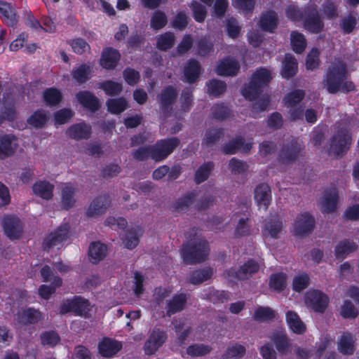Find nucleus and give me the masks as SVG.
I'll return each instance as SVG.
<instances>
[{"instance_id":"obj_20","label":"nucleus","mask_w":359,"mask_h":359,"mask_svg":"<svg viewBox=\"0 0 359 359\" xmlns=\"http://www.w3.org/2000/svg\"><path fill=\"white\" fill-rule=\"evenodd\" d=\"M302 148V143L298 139L292 140L283 148L280 154L281 161L289 163L294 161L298 156Z\"/></svg>"},{"instance_id":"obj_52","label":"nucleus","mask_w":359,"mask_h":359,"mask_svg":"<svg viewBox=\"0 0 359 359\" xmlns=\"http://www.w3.org/2000/svg\"><path fill=\"white\" fill-rule=\"evenodd\" d=\"M48 118V116L44 111L38 110L28 118V123L36 128H41L46 123Z\"/></svg>"},{"instance_id":"obj_54","label":"nucleus","mask_w":359,"mask_h":359,"mask_svg":"<svg viewBox=\"0 0 359 359\" xmlns=\"http://www.w3.org/2000/svg\"><path fill=\"white\" fill-rule=\"evenodd\" d=\"M212 168L213 164L210 162L202 165L196 172L195 180L196 183L199 184L206 180L208 178Z\"/></svg>"},{"instance_id":"obj_51","label":"nucleus","mask_w":359,"mask_h":359,"mask_svg":"<svg viewBox=\"0 0 359 359\" xmlns=\"http://www.w3.org/2000/svg\"><path fill=\"white\" fill-rule=\"evenodd\" d=\"M175 39V37L173 33L165 32L158 38L157 47L161 50H165L173 46Z\"/></svg>"},{"instance_id":"obj_39","label":"nucleus","mask_w":359,"mask_h":359,"mask_svg":"<svg viewBox=\"0 0 359 359\" xmlns=\"http://www.w3.org/2000/svg\"><path fill=\"white\" fill-rule=\"evenodd\" d=\"M184 72L187 81L194 83L196 81L201 72V66L196 60H191L184 67Z\"/></svg>"},{"instance_id":"obj_8","label":"nucleus","mask_w":359,"mask_h":359,"mask_svg":"<svg viewBox=\"0 0 359 359\" xmlns=\"http://www.w3.org/2000/svg\"><path fill=\"white\" fill-rule=\"evenodd\" d=\"M314 223V219L309 213H301L294 219L292 226V231L296 236L306 235L313 230Z\"/></svg>"},{"instance_id":"obj_18","label":"nucleus","mask_w":359,"mask_h":359,"mask_svg":"<svg viewBox=\"0 0 359 359\" xmlns=\"http://www.w3.org/2000/svg\"><path fill=\"white\" fill-rule=\"evenodd\" d=\"M122 348L121 342L109 338L103 339L98 345L99 353L104 358H111Z\"/></svg>"},{"instance_id":"obj_36","label":"nucleus","mask_w":359,"mask_h":359,"mask_svg":"<svg viewBox=\"0 0 359 359\" xmlns=\"http://www.w3.org/2000/svg\"><path fill=\"white\" fill-rule=\"evenodd\" d=\"M278 25V17L275 12L267 11L264 13L259 20L261 28L267 32H272Z\"/></svg>"},{"instance_id":"obj_57","label":"nucleus","mask_w":359,"mask_h":359,"mask_svg":"<svg viewBox=\"0 0 359 359\" xmlns=\"http://www.w3.org/2000/svg\"><path fill=\"white\" fill-rule=\"evenodd\" d=\"M245 348L241 344H233L229 346L225 353L226 358H239L244 355Z\"/></svg>"},{"instance_id":"obj_38","label":"nucleus","mask_w":359,"mask_h":359,"mask_svg":"<svg viewBox=\"0 0 359 359\" xmlns=\"http://www.w3.org/2000/svg\"><path fill=\"white\" fill-rule=\"evenodd\" d=\"M297 69V62L296 59L290 54H286L283 62L281 74L284 78L293 76Z\"/></svg>"},{"instance_id":"obj_21","label":"nucleus","mask_w":359,"mask_h":359,"mask_svg":"<svg viewBox=\"0 0 359 359\" xmlns=\"http://www.w3.org/2000/svg\"><path fill=\"white\" fill-rule=\"evenodd\" d=\"M283 227L282 220L278 217H273L266 221L262 233L266 238H277Z\"/></svg>"},{"instance_id":"obj_55","label":"nucleus","mask_w":359,"mask_h":359,"mask_svg":"<svg viewBox=\"0 0 359 359\" xmlns=\"http://www.w3.org/2000/svg\"><path fill=\"white\" fill-rule=\"evenodd\" d=\"M167 17L160 11H155L151 18V27L154 29H160L167 24Z\"/></svg>"},{"instance_id":"obj_14","label":"nucleus","mask_w":359,"mask_h":359,"mask_svg":"<svg viewBox=\"0 0 359 359\" xmlns=\"http://www.w3.org/2000/svg\"><path fill=\"white\" fill-rule=\"evenodd\" d=\"M61 205L68 210L75 206L77 202V189L73 184H63L60 187Z\"/></svg>"},{"instance_id":"obj_17","label":"nucleus","mask_w":359,"mask_h":359,"mask_svg":"<svg viewBox=\"0 0 359 359\" xmlns=\"http://www.w3.org/2000/svg\"><path fill=\"white\" fill-rule=\"evenodd\" d=\"M144 230L140 226L132 227L127 231L121 238L123 245L127 249H134L140 243V238L143 236Z\"/></svg>"},{"instance_id":"obj_4","label":"nucleus","mask_w":359,"mask_h":359,"mask_svg":"<svg viewBox=\"0 0 359 359\" xmlns=\"http://www.w3.org/2000/svg\"><path fill=\"white\" fill-rule=\"evenodd\" d=\"M180 143L177 138L173 137L158 142L151 147H141L134 153L137 160H144L150 156L155 161H161L166 158Z\"/></svg>"},{"instance_id":"obj_64","label":"nucleus","mask_w":359,"mask_h":359,"mask_svg":"<svg viewBox=\"0 0 359 359\" xmlns=\"http://www.w3.org/2000/svg\"><path fill=\"white\" fill-rule=\"evenodd\" d=\"M73 116V112L68 109L59 110L55 114V121L57 124H64Z\"/></svg>"},{"instance_id":"obj_63","label":"nucleus","mask_w":359,"mask_h":359,"mask_svg":"<svg viewBox=\"0 0 359 359\" xmlns=\"http://www.w3.org/2000/svg\"><path fill=\"white\" fill-rule=\"evenodd\" d=\"M123 76L126 83L130 86L135 85L140 80L139 72L133 69H126L123 73Z\"/></svg>"},{"instance_id":"obj_19","label":"nucleus","mask_w":359,"mask_h":359,"mask_svg":"<svg viewBox=\"0 0 359 359\" xmlns=\"http://www.w3.org/2000/svg\"><path fill=\"white\" fill-rule=\"evenodd\" d=\"M18 148L17 139L11 135L0 137V159L13 155Z\"/></svg>"},{"instance_id":"obj_41","label":"nucleus","mask_w":359,"mask_h":359,"mask_svg":"<svg viewBox=\"0 0 359 359\" xmlns=\"http://www.w3.org/2000/svg\"><path fill=\"white\" fill-rule=\"evenodd\" d=\"M0 12L8 25L12 26L17 22L15 11L10 4L0 1Z\"/></svg>"},{"instance_id":"obj_23","label":"nucleus","mask_w":359,"mask_h":359,"mask_svg":"<svg viewBox=\"0 0 359 359\" xmlns=\"http://www.w3.org/2000/svg\"><path fill=\"white\" fill-rule=\"evenodd\" d=\"M176 97L177 92L172 86H169L162 90L158 96V100L163 113L168 114L170 112L171 110L170 106L175 100Z\"/></svg>"},{"instance_id":"obj_5","label":"nucleus","mask_w":359,"mask_h":359,"mask_svg":"<svg viewBox=\"0 0 359 359\" xmlns=\"http://www.w3.org/2000/svg\"><path fill=\"white\" fill-rule=\"evenodd\" d=\"M351 144V136L345 129L338 130L332 137L330 142L329 154L339 156L344 155Z\"/></svg>"},{"instance_id":"obj_48","label":"nucleus","mask_w":359,"mask_h":359,"mask_svg":"<svg viewBox=\"0 0 359 359\" xmlns=\"http://www.w3.org/2000/svg\"><path fill=\"white\" fill-rule=\"evenodd\" d=\"M213 274V270L211 268H206L202 270L193 272L189 277V281L192 284H199L209 279Z\"/></svg>"},{"instance_id":"obj_42","label":"nucleus","mask_w":359,"mask_h":359,"mask_svg":"<svg viewBox=\"0 0 359 359\" xmlns=\"http://www.w3.org/2000/svg\"><path fill=\"white\" fill-rule=\"evenodd\" d=\"M313 12L315 14L313 15H309L306 19L304 27L311 32L318 33L322 30L323 24L317 13L316 8L313 9Z\"/></svg>"},{"instance_id":"obj_12","label":"nucleus","mask_w":359,"mask_h":359,"mask_svg":"<svg viewBox=\"0 0 359 359\" xmlns=\"http://www.w3.org/2000/svg\"><path fill=\"white\" fill-rule=\"evenodd\" d=\"M339 196L335 187L326 189L319 198L318 206L323 212H332L337 209Z\"/></svg>"},{"instance_id":"obj_24","label":"nucleus","mask_w":359,"mask_h":359,"mask_svg":"<svg viewBox=\"0 0 359 359\" xmlns=\"http://www.w3.org/2000/svg\"><path fill=\"white\" fill-rule=\"evenodd\" d=\"M355 338L349 332L343 333L337 341V349L344 355H352L355 351Z\"/></svg>"},{"instance_id":"obj_32","label":"nucleus","mask_w":359,"mask_h":359,"mask_svg":"<svg viewBox=\"0 0 359 359\" xmlns=\"http://www.w3.org/2000/svg\"><path fill=\"white\" fill-rule=\"evenodd\" d=\"M93 69V66L90 63L80 65L72 70V77L78 83H84L90 79Z\"/></svg>"},{"instance_id":"obj_10","label":"nucleus","mask_w":359,"mask_h":359,"mask_svg":"<svg viewBox=\"0 0 359 359\" xmlns=\"http://www.w3.org/2000/svg\"><path fill=\"white\" fill-rule=\"evenodd\" d=\"M69 226L67 224L60 225L57 229L48 234L44 239L43 246L45 249L60 247L69 237Z\"/></svg>"},{"instance_id":"obj_61","label":"nucleus","mask_w":359,"mask_h":359,"mask_svg":"<svg viewBox=\"0 0 359 359\" xmlns=\"http://www.w3.org/2000/svg\"><path fill=\"white\" fill-rule=\"evenodd\" d=\"M41 338L43 345L50 346H55L60 340V337L55 332H44L41 334Z\"/></svg>"},{"instance_id":"obj_50","label":"nucleus","mask_w":359,"mask_h":359,"mask_svg":"<svg viewBox=\"0 0 359 359\" xmlns=\"http://www.w3.org/2000/svg\"><path fill=\"white\" fill-rule=\"evenodd\" d=\"M207 87L208 93L213 97H217L220 95L226 90V88L224 82L216 79L210 81L207 84Z\"/></svg>"},{"instance_id":"obj_9","label":"nucleus","mask_w":359,"mask_h":359,"mask_svg":"<svg viewBox=\"0 0 359 359\" xmlns=\"http://www.w3.org/2000/svg\"><path fill=\"white\" fill-rule=\"evenodd\" d=\"M4 233L10 239L18 238L22 233V224L20 219L13 215H4L1 218Z\"/></svg>"},{"instance_id":"obj_11","label":"nucleus","mask_w":359,"mask_h":359,"mask_svg":"<svg viewBox=\"0 0 359 359\" xmlns=\"http://www.w3.org/2000/svg\"><path fill=\"white\" fill-rule=\"evenodd\" d=\"M90 311V305L89 302L81 297H76L70 302H65L60 309L62 313L73 311L76 315L85 318L88 316Z\"/></svg>"},{"instance_id":"obj_33","label":"nucleus","mask_w":359,"mask_h":359,"mask_svg":"<svg viewBox=\"0 0 359 359\" xmlns=\"http://www.w3.org/2000/svg\"><path fill=\"white\" fill-rule=\"evenodd\" d=\"M286 321L290 329L296 334H302L306 330L304 323L300 319L299 315L292 311L286 313Z\"/></svg>"},{"instance_id":"obj_13","label":"nucleus","mask_w":359,"mask_h":359,"mask_svg":"<svg viewBox=\"0 0 359 359\" xmlns=\"http://www.w3.org/2000/svg\"><path fill=\"white\" fill-rule=\"evenodd\" d=\"M305 302L315 311L323 312L327 306L328 298L319 291H310L306 294Z\"/></svg>"},{"instance_id":"obj_6","label":"nucleus","mask_w":359,"mask_h":359,"mask_svg":"<svg viewBox=\"0 0 359 359\" xmlns=\"http://www.w3.org/2000/svg\"><path fill=\"white\" fill-rule=\"evenodd\" d=\"M304 97V93L302 90H296L287 93L283 98L284 104L289 109L290 118L292 120L302 118V109L299 104Z\"/></svg>"},{"instance_id":"obj_15","label":"nucleus","mask_w":359,"mask_h":359,"mask_svg":"<svg viewBox=\"0 0 359 359\" xmlns=\"http://www.w3.org/2000/svg\"><path fill=\"white\" fill-rule=\"evenodd\" d=\"M166 334L158 329L154 330L149 334L144 344L147 354L154 353L165 341Z\"/></svg>"},{"instance_id":"obj_58","label":"nucleus","mask_w":359,"mask_h":359,"mask_svg":"<svg viewBox=\"0 0 359 359\" xmlns=\"http://www.w3.org/2000/svg\"><path fill=\"white\" fill-rule=\"evenodd\" d=\"M309 278L307 274H299L294 278L292 287L297 292H300L308 287Z\"/></svg>"},{"instance_id":"obj_44","label":"nucleus","mask_w":359,"mask_h":359,"mask_svg":"<svg viewBox=\"0 0 359 359\" xmlns=\"http://www.w3.org/2000/svg\"><path fill=\"white\" fill-rule=\"evenodd\" d=\"M62 279L58 276H55L51 285H42L39 288V296L45 299H48L52 294L55 292L57 287L61 286Z\"/></svg>"},{"instance_id":"obj_27","label":"nucleus","mask_w":359,"mask_h":359,"mask_svg":"<svg viewBox=\"0 0 359 359\" xmlns=\"http://www.w3.org/2000/svg\"><path fill=\"white\" fill-rule=\"evenodd\" d=\"M78 102L85 108L95 111L100 107L99 100L90 92L80 91L76 95Z\"/></svg>"},{"instance_id":"obj_7","label":"nucleus","mask_w":359,"mask_h":359,"mask_svg":"<svg viewBox=\"0 0 359 359\" xmlns=\"http://www.w3.org/2000/svg\"><path fill=\"white\" fill-rule=\"evenodd\" d=\"M259 269V266L256 262L249 260L241 266L238 271L233 269H229L226 273L225 277L231 282L246 280L256 273Z\"/></svg>"},{"instance_id":"obj_25","label":"nucleus","mask_w":359,"mask_h":359,"mask_svg":"<svg viewBox=\"0 0 359 359\" xmlns=\"http://www.w3.org/2000/svg\"><path fill=\"white\" fill-rule=\"evenodd\" d=\"M239 69L238 62L231 58L221 60L217 65L215 72L220 76L236 75Z\"/></svg>"},{"instance_id":"obj_56","label":"nucleus","mask_w":359,"mask_h":359,"mask_svg":"<svg viewBox=\"0 0 359 359\" xmlns=\"http://www.w3.org/2000/svg\"><path fill=\"white\" fill-rule=\"evenodd\" d=\"M190 7L193 11L194 19L199 22L204 21L206 17V8L197 1H193Z\"/></svg>"},{"instance_id":"obj_1","label":"nucleus","mask_w":359,"mask_h":359,"mask_svg":"<svg viewBox=\"0 0 359 359\" xmlns=\"http://www.w3.org/2000/svg\"><path fill=\"white\" fill-rule=\"evenodd\" d=\"M273 76L271 72L265 69H257L252 76L251 81L242 90L243 96L249 100H256L252 105V112L264 111L269 104V97L263 95L259 97L262 89L271 80Z\"/></svg>"},{"instance_id":"obj_45","label":"nucleus","mask_w":359,"mask_h":359,"mask_svg":"<svg viewBox=\"0 0 359 359\" xmlns=\"http://www.w3.org/2000/svg\"><path fill=\"white\" fill-rule=\"evenodd\" d=\"M106 104L108 111L115 114L121 113L128 107V102L123 97L109 99Z\"/></svg>"},{"instance_id":"obj_40","label":"nucleus","mask_w":359,"mask_h":359,"mask_svg":"<svg viewBox=\"0 0 359 359\" xmlns=\"http://www.w3.org/2000/svg\"><path fill=\"white\" fill-rule=\"evenodd\" d=\"M186 302V294H180L175 295L167 304V313L171 315L183 310Z\"/></svg>"},{"instance_id":"obj_16","label":"nucleus","mask_w":359,"mask_h":359,"mask_svg":"<svg viewBox=\"0 0 359 359\" xmlns=\"http://www.w3.org/2000/svg\"><path fill=\"white\" fill-rule=\"evenodd\" d=\"M271 191L266 184H260L255 189V200L259 209L266 210L271 201Z\"/></svg>"},{"instance_id":"obj_60","label":"nucleus","mask_w":359,"mask_h":359,"mask_svg":"<svg viewBox=\"0 0 359 359\" xmlns=\"http://www.w3.org/2000/svg\"><path fill=\"white\" fill-rule=\"evenodd\" d=\"M341 315L345 318H353L357 316L358 311L351 302L345 301L341 308Z\"/></svg>"},{"instance_id":"obj_37","label":"nucleus","mask_w":359,"mask_h":359,"mask_svg":"<svg viewBox=\"0 0 359 359\" xmlns=\"http://www.w3.org/2000/svg\"><path fill=\"white\" fill-rule=\"evenodd\" d=\"M270 338L273 341L278 351L285 354L289 349V341L283 330H279L271 334Z\"/></svg>"},{"instance_id":"obj_30","label":"nucleus","mask_w":359,"mask_h":359,"mask_svg":"<svg viewBox=\"0 0 359 359\" xmlns=\"http://www.w3.org/2000/svg\"><path fill=\"white\" fill-rule=\"evenodd\" d=\"M110 204L108 196H101L95 198L87 210V215L89 217H95L104 212Z\"/></svg>"},{"instance_id":"obj_49","label":"nucleus","mask_w":359,"mask_h":359,"mask_svg":"<svg viewBox=\"0 0 359 359\" xmlns=\"http://www.w3.org/2000/svg\"><path fill=\"white\" fill-rule=\"evenodd\" d=\"M269 285L274 290H283L287 285L286 275L283 273L273 274L270 278Z\"/></svg>"},{"instance_id":"obj_3","label":"nucleus","mask_w":359,"mask_h":359,"mask_svg":"<svg viewBox=\"0 0 359 359\" xmlns=\"http://www.w3.org/2000/svg\"><path fill=\"white\" fill-rule=\"evenodd\" d=\"M208 252V243L197 232L193 238H190L188 243L183 245L181 255L185 263L194 264L203 261L207 257Z\"/></svg>"},{"instance_id":"obj_47","label":"nucleus","mask_w":359,"mask_h":359,"mask_svg":"<svg viewBox=\"0 0 359 359\" xmlns=\"http://www.w3.org/2000/svg\"><path fill=\"white\" fill-rule=\"evenodd\" d=\"M291 45L293 50L297 53L303 52L306 46V39L304 35L297 32L291 33Z\"/></svg>"},{"instance_id":"obj_31","label":"nucleus","mask_w":359,"mask_h":359,"mask_svg":"<svg viewBox=\"0 0 359 359\" xmlns=\"http://www.w3.org/2000/svg\"><path fill=\"white\" fill-rule=\"evenodd\" d=\"M251 146V141L245 142L241 137H236L224 145L223 151L225 154H234L238 151L248 152Z\"/></svg>"},{"instance_id":"obj_2","label":"nucleus","mask_w":359,"mask_h":359,"mask_svg":"<svg viewBox=\"0 0 359 359\" xmlns=\"http://www.w3.org/2000/svg\"><path fill=\"white\" fill-rule=\"evenodd\" d=\"M346 65L341 61L337 60L329 67L323 81L324 87L330 93L351 91L354 89V85L346 80Z\"/></svg>"},{"instance_id":"obj_28","label":"nucleus","mask_w":359,"mask_h":359,"mask_svg":"<svg viewBox=\"0 0 359 359\" xmlns=\"http://www.w3.org/2000/svg\"><path fill=\"white\" fill-rule=\"evenodd\" d=\"M54 185L48 181L39 180L32 186L34 194L45 200H50L53 196Z\"/></svg>"},{"instance_id":"obj_22","label":"nucleus","mask_w":359,"mask_h":359,"mask_svg":"<svg viewBox=\"0 0 359 359\" xmlns=\"http://www.w3.org/2000/svg\"><path fill=\"white\" fill-rule=\"evenodd\" d=\"M41 318V312L31 308L20 310L15 316L16 320L22 325L36 323Z\"/></svg>"},{"instance_id":"obj_46","label":"nucleus","mask_w":359,"mask_h":359,"mask_svg":"<svg viewBox=\"0 0 359 359\" xmlns=\"http://www.w3.org/2000/svg\"><path fill=\"white\" fill-rule=\"evenodd\" d=\"M275 316V311L270 307L259 306L255 311L253 318L257 321L265 322L273 319Z\"/></svg>"},{"instance_id":"obj_34","label":"nucleus","mask_w":359,"mask_h":359,"mask_svg":"<svg viewBox=\"0 0 359 359\" xmlns=\"http://www.w3.org/2000/svg\"><path fill=\"white\" fill-rule=\"evenodd\" d=\"M358 245L353 241L343 240L338 243L334 249V254L337 258L344 259L349 253L355 251Z\"/></svg>"},{"instance_id":"obj_29","label":"nucleus","mask_w":359,"mask_h":359,"mask_svg":"<svg viewBox=\"0 0 359 359\" xmlns=\"http://www.w3.org/2000/svg\"><path fill=\"white\" fill-rule=\"evenodd\" d=\"M91 134V127L84 123H76L70 126L67 130V135L76 140L87 139Z\"/></svg>"},{"instance_id":"obj_53","label":"nucleus","mask_w":359,"mask_h":359,"mask_svg":"<svg viewBox=\"0 0 359 359\" xmlns=\"http://www.w3.org/2000/svg\"><path fill=\"white\" fill-rule=\"evenodd\" d=\"M43 99L49 105L58 104L62 100L61 93L55 88H48L43 92Z\"/></svg>"},{"instance_id":"obj_35","label":"nucleus","mask_w":359,"mask_h":359,"mask_svg":"<svg viewBox=\"0 0 359 359\" xmlns=\"http://www.w3.org/2000/svg\"><path fill=\"white\" fill-rule=\"evenodd\" d=\"M107 253V246L100 242L92 243L89 247L88 255L93 263H97L103 259Z\"/></svg>"},{"instance_id":"obj_62","label":"nucleus","mask_w":359,"mask_h":359,"mask_svg":"<svg viewBox=\"0 0 359 359\" xmlns=\"http://www.w3.org/2000/svg\"><path fill=\"white\" fill-rule=\"evenodd\" d=\"M319 51L316 48H313L308 54L306 61V66L308 69H316L319 64Z\"/></svg>"},{"instance_id":"obj_43","label":"nucleus","mask_w":359,"mask_h":359,"mask_svg":"<svg viewBox=\"0 0 359 359\" xmlns=\"http://www.w3.org/2000/svg\"><path fill=\"white\" fill-rule=\"evenodd\" d=\"M99 88L103 90L106 95L110 96L119 95L123 90L121 83L111 80L99 83Z\"/></svg>"},{"instance_id":"obj_59","label":"nucleus","mask_w":359,"mask_h":359,"mask_svg":"<svg viewBox=\"0 0 359 359\" xmlns=\"http://www.w3.org/2000/svg\"><path fill=\"white\" fill-rule=\"evenodd\" d=\"M210 351V348L208 346H205L203 344H194L190 346L187 348V353L194 357L196 356H202Z\"/></svg>"},{"instance_id":"obj_26","label":"nucleus","mask_w":359,"mask_h":359,"mask_svg":"<svg viewBox=\"0 0 359 359\" xmlns=\"http://www.w3.org/2000/svg\"><path fill=\"white\" fill-rule=\"evenodd\" d=\"M119 60L120 54L116 50L112 48H107L102 51L100 64L104 69H114Z\"/></svg>"}]
</instances>
